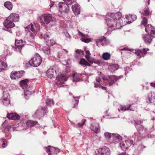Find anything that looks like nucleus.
Returning a JSON list of instances; mask_svg holds the SVG:
<instances>
[{
  "mask_svg": "<svg viewBox=\"0 0 155 155\" xmlns=\"http://www.w3.org/2000/svg\"><path fill=\"white\" fill-rule=\"evenodd\" d=\"M75 52V55L76 58H79L84 54V52L81 50H76Z\"/></svg>",
  "mask_w": 155,
  "mask_h": 155,
  "instance_id": "obj_35",
  "label": "nucleus"
},
{
  "mask_svg": "<svg viewBox=\"0 0 155 155\" xmlns=\"http://www.w3.org/2000/svg\"><path fill=\"white\" fill-rule=\"evenodd\" d=\"M8 18V19H10L13 23L18 22L19 20V15L16 13H12Z\"/></svg>",
  "mask_w": 155,
  "mask_h": 155,
  "instance_id": "obj_20",
  "label": "nucleus"
},
{
  "mask_svg": "<svg viewBox=\"0 0 155 155\" xmlns=\"http://www.w3.org/2000/svg\"><path fill=\"white\" fill-rule=\"evenodd\" d=\"M54 5V2H51V4H50V8H51L53 6V5Z\"/></svg>",
  "mask_w": 155,
  "mask_h": 155,
  "instance_id": "obj_63",
  "label": "nucleus"
},
{
  "mask_svg": "<svg viewBox=\"0 0 155 155\" xmlns=\"http://www.w3.org/2000/svg\"><path fill=\"white\" fill-rule=\"evenodd\" d=\"M110 68L112 69V71H114L116 70H117L119 68V65L117 64H113L110 66Z\"/></svg>",
  "mask_w": 155,
  "mask_h": 155,
  "instance_id": "obj_47",
  "label": "nucleus"
},
{
  "mask_svg": "<svg viewBox=\"0 0 155 155\" xmlns=\"http://www.w3.org/2000/svg\"><path fill=\"white\" fill-rule=\"evenodd\" d=\"M68 78L66 75L63 74H59L56 77L57 81L56 84L58 86H59L64 84V82L66 81Z\"/></svg>",
  "mask_w": 155,
  "mask_h": 155,
  "instance_id": "obj_12",
  "label": "nucleus"
},
{
  "mask_svg": "<svg viewBox=\"0 0 155 155\" xmlns=\"http://www.w3.org/2000/svg\"><path fill=\"white\" fill-rule=\"evenodd\" d=\"M149 50L148 48H143L138 50L137 52H135V54L140 57L143 56V54H145L147 53V51Z\"/></svg>",
  "mask_w": 155,
  "mask_h": 155,
  "instance_id": "obj_25",
  "label": "nucleus"
},
{
  "mask_svg": "<svg viewBox=\"0 0 155 155\" xmlns=\"http://www.w3.org/2000/svg\"><path fill=\"white\" fill-rule=\"evenodd\" d=\"M5 137L7 139H9L11 138V135L10 133V132L6 133Z\"/></svg>",
  "mask_w": 155,
  "mask_h": 155,
  "instance_id": "obj_53",
  "label": "nucleus"
},
{
  "mask_svg": "<svg viewBox=\"0 0 155 155\" xmlns=\"http://www.w3.org/2000/svg\"><path fill=\"white\" fill-rule=\"evenodd\" d=\"M3 24L5 28H3V29L12 33L11 30L10 28H12L15 26V24L12 21L7 18L5 20Z\"/></svg>",
  "mask_w": 155,
  "mask_h": 155,
  "instance_id": "obj_8",
  "label": "nucleus"
},
{
  "mask_svg": "<svg viewBox=\"0 0 155 155\" xmlns=\"http://www.w3.org/2000/svg\"><path fill=\"white\" fill-rule=\"evenodd\" d=\"M50 38L49 35L48 33L45 34L44 35V38L46 41L48 40Z\"/></svg>",
  "mask_w": 155,
  "mask_h": 155,
  "instance_id": "obj_52",
  "label": "nucleus"
},
{
  "mask_svg": "<svg viewBox=\"0 0 155 155\" xmlns=\"http://www.w3.org/2000/svg\"><path fill=\"white\" fill-rule=\"evenodd\" d=\"M97 152L98 155H109L110 153L109 149L105 146L101 148H99Z\"/></svg>",
  "mask_w": 155,
  "mask_h": 155,
  "instance_id": "obj_17",
  "label": "nucleus"
},
{
  "mask_svg": "<svg viewBox=\"0 0 155 155\" xmlns=\"http://www.w3.org/2000/svg\"><path fill=\"white\" fill-rule=\"evenodd\" d=\"M96 43L98 47H100L101 45L103 46H105L110 45V41L106 38L102 37L97 40Z\"/></svg>",
  "mask_w": 155,
  "mask_h": 155,
  "instance_id": "obj_11",
  "label": "nucleus"
},
{
  "mask_svg": "<svg viewBox=\"0 0 155 155\" xmlns=\"http://www.w3.org/2000/svg\"><path fill=\"white\" fill-rule=\"evenodd\" d=\"M91 128L96 133H98L100 131L99 125L97 124H95L94 126L91 125Z\"/></svg>",
  "mask_w": 155,
  "mask_h": 155,
  "instance_id": "obj_30",
  "label": "nucleus"
},
{
  "mask_svg": "<svg viewBox=\"0 0 155 155\" xmlns=\"http://www.w3.org/2000/svg\"><path fill=\"white\" fill-rule=\"evenodd\" d=\"M142 121L141 120H134V122L135 127L138 131V132L134 133V135L133 136L134 140L137 141L140 140L141 138L140 134V132L143 130L145 131L146 129H144L142 125Z\"/></svg>",
  "mask_w": 155,
  "mask_h": 155,
  "instance_id": "obj_3",
  "label": "nucleus"
},
{
  "mask_svg": "<svg viewBox=\"0 0 155 155\" xmlns=\"http://www.w3.org/2000/svg\"><path fill=\"white\" fill-rule=\"evenodd\" d=\"M7 117L9 119L14 120H18L20 118L18 114L13 113L8 114L7 115Z\"/></svg>",
  "mask_w": 155,
  "mask_h": 155,
  "instance_id": "obj_24",
  "label": "nucleus"
},
{
  "mask_svg": "<svg viewBox=\"0 0 155 155\" xmlns=\"http://www.w3.org/2000/svg\"><path fill=\"white\" fill-rule=\"evenodd\" d=\"M73 97L75 101V104H74V106L73 107V108L75 107L76 106H77L79 102V99L80 98V96H78L77 97H74V95H73Z\"/></svg>",
  "mask_w": 155,
  "mask_h": 155,
  "instance_id": "obj_45",
  "label": "nucleus"
},
{
  "mask_svg": "<svg viewBox=\"0 0 155 155\" xmlns=\"http://www.w3.org/2000/svg\"><path fill=\"white\" fill-rule=\"evenodd\" d=\"M125 18L128 21L127 22V23L128 24H130L134 21L135 20L137 19V16L135 15H126Z\"/></svg>",
  "mask_w": 155,
  "mask_h": 155,
  "instance_id": "obj_22",
  "label": "nucleus"
},
{
  "mask_svg": "<svg viewBox=\"0 0 155 155\" xmlns=\"http://www.w3.org/2000/svg\"><path fill=\"white\" fill-rule=\"evenodd\" d=\"M47 112L46 107H43L40 106L38 107L33 116L34 118L40 119L41 118L43 117Z\"/></svg>",
  "mask_w": 155,
  "mask_h": 155,
  "instance_id": "obj_6",
  "label": "nucleus"
},
{
  "mask_svg": "<svg viewBox=\"0 0 155 155\" xmlns=\"http://www.w3.org/2000/svg\"><path fill=\"white\" fill-rule=\"evenodd\" d=\"M9 95L7 92L4 91L3 92V103L4 105L6 106L8 105L10 103L9 100Z\"/></svg>",
  "mask_w": 155,
  "mask_h": 155,
  "instance_id": "obj_18",
  "label": "nucleus"
},
{
  "mask_svg": "<svg viewBox=\"0 0 155 155\" xmlns=\"http://www.w3.org/2000/svg\"><path fill=\"white\" fill-rule=\"evenodd\" d=\"M84 74H78L77 73H74L73 76V81L74 82H78L81 81L80 76Z\"/></svg>",
  "mask_w": 155,
  "mask_h": 155,
  "instance_id": "obj_28",
  "label": "nucleus"
},
{
  "mask_svg": "<svg viewBox=\"0 0 155 155\" xmlns=\"http://www.w3.org/2000/svg\"><path fill=\"white\" fill-rule=\"evenodd\" d=\"M122 77V76H117L114 75L108 76L104 75L102 78L104 80H107L108 81L109 86H111L115 83V82L118 81L120 78Z\"/></svg>",
  "mask_w": 155,
  "mask_h": 155,
  "instance_id": "obj_5",
  "label": "nucleus"
},
{
  "mask_svg": "<svg viewBox=\"0 0 155 155\" xmlns=\"http://www.w3.org/2000/svg\"><path fill=\"white\" fill-rule=\"evenodd\" d=\"M145 30L148 34L143 35V38L146 43H150L152 41V38H155V28L151 25H148L145 27Z\"/></svg>",
  "mask_w": 155,
  "mask_h": 155,
  "instance_id": "obj_2",
  "label": "nucleus"
},
{
  "mask_svg": "<svg viewBox=\"0 0 155 155\" xmlns=\"http://www.w3.org/2000/svg\"><path fill=\"white\" fill-rule=\"evenodd\" d=\"M120 51H130L131 49L128 48L127 47H124L120 49Z\"/></svg>",
  "mask_w": 155,
  "mask_h": 155,
  "instance_id": "obj_55",
  "label": "nucleus"
},
{
  "mask_svg": "<svg viewBox=\"0 0 155 155\" xmlns=\"http://www.w3.org/2000/svg\"><path fill=\"white\" fill-rule=\"evenodd\" d=\"M24 42L22 40H17L15 39V49L16 51L21 52L22 47L24 45Z\"/></svg>",
  "mask_w": 155,
  "mask_h": 155,
  "instance_id": "obj_14",
  "label": "nucleus"
},
{
  "mask_svg": "<svg viewBox=\"0 0 155 155\" xmlns=\"http://www.w3.org/2000/svg\"><path fill=\"white\" fill-rule=\"evenodd\" d=\"M104 136L106 139H109L111 138L112 136L113 140H117V142L120 141L122 140V137L119 135L115 134H112L109 132H106L104 133Z\"/></svg>",
  "mask_w": 155,
  "mask_h": 155,
  "instance_id": "obj_13",
  "label": "nucleus"
},
{
  "mask_svg": "<svg viewBox=\"0 0 155 155\" xmlns=\"http://www.w3.org/2000/svg\"><path fill=\"white\" fill-rule=\"evenodd\" d=\"M79 64L83 66H90L91 64L88 63L84 59L82 58L79 62Z\"/></svg>",
  "mask_w": 155,
  "mask_h": 155,
  "instance_id": "obj_33",
  "label": "nucleus"
},
{
  "mask_svg": "<svg viewBox=\"0 0 155 155\" xmlns=\"http://www.w3.org/2000/svg\"><path fill=\"white\" fill-rule=\"evenodd\" d=\"M128 149L133 146V141L131 140H126Z\"/></svg>",
  "mask_w": 155,
  "mask_h": 155,
  "instance_id": "obj_44",
  "label": "nucleus"
},
{
  "mask_svg": "<svg viewBox=\"0 0 155 155\" xmlns=\"http://www.w3.org/2000/svg\"><path fill=\"white\" fill-rule=\"evenodd\" d=\"M147 23V19L146 17H144L143 19L142 24L145 27L147 26L146 25Z\"/></svg>",
  "mask_w": 155,
  "mask_h": 155,
  "instance_id": "obj_50",
  "label": "nucleus"
},
{
  "mask_svg": "<svg viewBox=\"0 0 155 155\" xmlns=\"http://www.w3.org/2000/svg\"><path fill=\"white\" fill-rule=\"evenodd\" d=\"M124 70L125 72V74L126 75L128 73L129 71L131 70V69L130 67H126L124 68Z\"/></svg>",
  "mask_w": 155,
  "mask_h": 155,
  "instance_id": "obj_51",
  "label": "nucleus"
},
{
  "mask_svg": "<svg viewBox=\"0 0 155 155\" xmlns=\"http://www.w3.org/2000/svg\"><path fill=\"white\" fill-rule=\"evenodd\" d=\"M87 61L90 63H93V61H92L91 60L90 58L87 59Z\"/></svg>",
  "mask_w": 155,
  "mask_h": 155,
  "instance_id": "obj_64",
  "label": "nucleus"
},
{
  "mask_svg": "<svg viewBox=\"0 0 155 155\" xmlns=\"http://www.w3.org/2000/svg\"><path fill=\"white\" fill-rule=\"evenodd\" d=\"M85 51L86 53V54L85 55V58L87 59L90 58V55H91V54L89 51V50H86Z\"/></svg>",
  "mask_w": 155,
  "mask_h": 155,
  "instance_id": "obj_49",
  "label": "nucleus"
},
{
  "mask_svg": "<svg viewBox=\"0 0 155 155\" xmlns=\"http://www.w3.org/2000/svg\"><path fill=\"white\" fill-rule=\"evenodd\" d=\"M86 120L85 119L83 120H82L81 123H79L77 124V125H76L74 123L69 120L71 124L75 127H82L84 124Z\"/></svg>",
  "mask_w": 155,
  "mask_h": 155,
  "instance_id": "obj_34",
  "label": "nucleus"
},
{
  "mask_svg": "<svg viewBox=\"0 0 155 155\" xmlns=\"http://www.w3.org/2000/svg\"><path fill=\"white\" fill-rule=\"evenodd\" d=\"M38 122L31 120H28L26 123V125L28 127L33 126L37 124Z\"/></svg>",
  "mask_w": 155,
  "mask_h": 155,
  "instance_id": "obj_39",
  "label": "nucleus"
},
{
  "mask_svg": "<svg viewBox=\"0 0 155 155\" xmlns=\"http://www.w3.org/2000/svg\"><path fill=\"white\" fill-rule=\"evenodd\" d=\"M101 84L96 83H94V87L95 88L100 87Z\"/></svg>",
  "mask_w": 155,
  "mask_h": 155,
  "instance_id": "obj_56",
  "label": "nucleus"
},
{
  "mask_svg": "<svg viewBox=\"0 0 155 155\" xmlns=\"http://www.w3.org/2000/svg\"><path fill=\"white\" fill-rule=\"evenodd\" d=\"M51 146H48L46 148L47 152L49 155H55L58 153L59 149L57 148H51Z\"/></svg>",
  "mask_w": 155,
  "mask_h": 155,
  "instance_id": "obj_19",
  "label": "nucleus"
},
{
  "mask_svg": "<svg viewBox=\"0 0 155 155\" xmlns=\"http://www.w3.org/2000/svg\"><path fill=\"white\" fill-rule=\"evenodd\" d=\"M25 71H13L11 74L10 77L13 79L19 78L22 77Z\"/></svg>",
  "mask_w": 155,
  "mask_h": 155,
  "instance_id": "obj_15",
  "label": "nucleus"
},
{
  "mask_svg": "<svg viewBox=\"0 0 155 155\" xmlns=\"http://www.w3.org/2000/svg\"><path fill=\"white\" fill-rule=\"evenodd\" d=\"M101 78H99V77H97L96 78V81L98 82H100V81H101Z\"/></svg>",
  "mask_w": 155,
  "mask_h": 155,
  "instance_id": "obj_60",
  "label": "nucleus"
},
{
  "mask_svg": "<svg viewBox=\"0 0 155 155\" xmlns=\"http://www.w3.org/2000/svg\"><path fill=\"white\" fill-rule=\"evenodd\" d=\"M120 146L122 149L124 150L128 149L126 140L121 142L120 143Z\"/></svg>",
  "mask_w": 155,
  "mask_h": 155,
  "instance_id": "obj_40",
  "label": "nucleus"
},
{
  "mask_svg": "<svg viewBox=\"0 0 155 155\" xmlns=\"http://www.w3.org/2000/svg\"><path fill=\"white\" fill-rule=\"evenodd\" d=\"M68 1L69 2H68V4H72L73 2V0H68Z\"/></svg>",
  "mask_w": 155,
  "mask_h": 155,
  "instance_id": "obj_61",
  "label": "nucleus"
},
{
  "mask_svg": "<svg viewBox=\"0 0 155 155\" xmlns=\"http://www.w3.org/2000/svg\"><path fill=\"white\" fill-rule=\"evenodd\" d=\"M68 0H64V2H60L58 4L59 11L61 12H68L69 11L68 5L71 4H68Z\"/></svg>",
  "mask_w": 155,
  "mask_h": 155,
  "instance_id": "obj_9",
  "label": "nucleus"
},
{
  "mask_svg": "<svg viewBox=\"0 0 155 155\" xmlns=\"http://www.w3.org/2000/svg\"><path fill=\"white\" fill-rule=\"evenodd\" d=\"M100 88H101V89L102 90H105V91L106 92H107V91L106 90V89H107V88L105 87H103V86H102L101 85V86L100 87H99Z\"/></svg>",
  "mask_w": 155,
  "mask_h": 155,
  "instance_id": "obj_59",
  "label": "nucleus"
},
{
  "mask_svg": "<svg viewBox=\"0 0 155 155\" xmlns=\"http://www.w3.org/2000/svg\"><path fill=\"white\" fill-rule=\"evenodd\" d=\"M52 15L50 14H44L40 17L41 23L42 24H48L51 21Z\"/></svg>",
  "mask_w": 155,
  "mask_h": 155,
  "instance_id": "obj_10",
  "label": "nucleus"
},
{
  "mask_svg": "<svg viewBox=\"0 0 155 155\" xmlns=\"http://www.w3.org/2000/svg\"><path fill=\"white\" fill-rule=\"evenodd\" d=\"M29 29H30L31 31L33 32V33L31 32H29L30 35L29 37V38L31 39V41H32L36 33L40 29V27L37 23H35L34 25L31 24L30 25H29L25 28L26 31H27V30H28Z\"/></svg>",
  "mask_w": 155,
  "mask_h": 155,
  "instance_id": "obj_4",
  "label": "nucleus"
},
{
  "mask_svg": "<svg viewBox=\"0 0 155 155\" xmlns=\"http://www.w3.org/2000/svg\"><path fill=\"white\" fill-rule=\"evenodd\" d=\"M121 110L123 111H126L127 110H134V108L131 107V105H129L128 106H121L120 109H118V110L120 111Z\"/></svg>",
  "mask_w": 155,
  "mask_h": 155,
  "instance_id": "obj_31",
  "label": "nucleus"
},
{
  "mask_svg": "<svg viewBox=\"0 0 155 155\" xmlns=\"http://www.w3.org/2000/svg\"><path fill=\"white\" fill-rule=\"evenodd\" d=\"M3 131L5 133L10 132L11 126L7 123V121H5L2 125Z\"/></svg>",
  "mask_w": 155,
  "mask_h": 155,
  "instance_id": "obj_23",
  "label": "nucleus"
},
{
  "mask_svg": "<svg viewBox=\"0 0 155 155\" xmlns=\"http://www.w3.org/2000/svg\"><path fill=\"white\" fill-rule=\"evenodd\" d=\"M2 148H4L7 146V141L6 140L3 139L2 140Z\"/></svg>",
  "mask_w": 155,
  "mask_h": 155,
  "instance_id": "obj_48",
  "label": "nucleus"
},
{
  "mask_svg": "<svg viewBox=\"0 0 155 155\" xmlns=\"http://www.w3.org/2000/svg\"><path fill=\"white\" fill-rule=\"evenodd\" d=\"M47 76L49 78H54L56 75V71L55 67L50 68L46 72Z\"/></svg>",
  "mask_w": 155,
  "mask_h": 155,
  "instance_id": "obj_16",
  "label": "nucleus"
},
{
  "mask_svg": "<svg viewBox=\"0 0 155 155\" xmlns=\"http://www.w3.org/2000/svg\"><path fill=\"white\" fill-rule=\"evenodd\" d=\"M110 54L107 52L104 53L102 55L103 59L106 61L109 60L110 58Z\"/></svg>",
  "mask_w": 155,
  "mask_h": 155,
  "instance_id": "obj_36",
  "label": "nucleus"
},
{
  "mask_svg": "<svg viewBox=\"0 0 155 155\" xmlns=\"http://www.w3.org/2000/svg\"><path fill=\"white\" fill-rule=\"evenodd\" d=\"M106 22L110 31L121 28L125 25L124 19L122 18V14L120 12L108 13L106 15Z\"/></svg>",
  "mask_w": 155,
  "mask_h": 155,
  "instance_id": "obj_1",
  "label": "nucleus"
},
{
  "mask_svg": "<svg viewBox=\"0 0 155 155\" xmlns=\"http://www.w3.org/2000/svg\"><path fill=\"white\" fill-rule=\"evenodd\" d=\"M28 82L29 80L28 79H25L21 81L20 82V86L23 89H24L25 88H27V83Z\"/></svg>",
  "mask_w": 155,
  "mask_h": 155,
  "instance_id": "obj_29",
  "label": "nucleus"
},
{
  "mask_svg": "<svg viewBox=\"0 0 155 155\" xmlns=\"http://www.w3.org/2000/svg\"><path fill=\"white\" fill-rule=\"evenodd\" d=\"M154 135L152 134H148L147 135V137L148 138H152L154 137Z\"/></svg>",
  "mask_w": 155,
  "mask_h": 155,
  "instance_id": "obj_58",
  "label": "nucleus"
},
{
  "mask_svg": "<svg viewBox=\"0 0 155 155\" xmlns=\"http://www.w3.org/2000/svg\"><path fill=\"white\" fill-rule=\"evenodd\" d=\"M78 34L79 35L82 37V38H81V40L84 42L86 43H88L90 42V40L88 39H86L84 38L85 37V35L83 34L81 32L79 31H78Z\"/></svg>",
  "mask_w": 155,
  "mask_h": 155,
  "instance_id": "obj_32",
  "label": "nucleus"
},
{
  "mask_svg": "<svg viewBox=\"0 0 155 155\" xmlns=\"http://www.w3.org/2000/svg\"><path fill=\"white\" fill-rule=\"evenodd\" d=\"M148 100L147 101L150 103H153L155 104V92H151L149 93L147 96Z\"/></svg>",
  "mask_w": 155,
  "mask_h": 155,
  "instance_id": "obj_21",
  "label": "nucleus"
},
{
  "mask_svg": "<svg viewBox=\"0 0 155 155\" xmlns=\"http://www.w3.org/2000/svg\"><path fill=\"white\" fill-rule=\"evenodd\" d=\"M64 34L66 38H68L69 39L71 38V36L68 32H65Z\"/></svg>",
  "mask_w": 155,
  "mask_h": 155,
  "instance_id": "obj_57",
  "label": "nucleus"
},
{
  "mask_svg": "<svg viewBox=\"0 0 155 155\" xmlns=\"http://www.w3.org/2000/svg\"><path fill=\"white\" fill-rule=\"evenodd\" d=\"M8 49H6L4 51V56H7L8 54L9 53V52L8 51Z\"/></svg>",
  "mask_w": 155,
  "mask_h": 155,
  "instance_id": "obj_54",
  "label": "nucleus"
},
{
  "mask_svg": "<svg viewBox=\"0 0 155 155\" xmlns=\"http://www.w3.org/2000/svg\"><path fill=\"white\" fill-rule=\"evenodd\" d=\"M72 11L75 15H78L80 14V7L77 5H74L72 7Z\"/></svg>",
  "mask_w": 155,
  "mask_h": 155,
  "instance_id": "obj_27",
  "label": "nucleus"
},
{
  "mask_svg": "<svg viewBox=\"0 0 155 155\" xmlns=\"http://www.w3.org/2000/svg\"><path fill=\"white\" fill-rule=\"evenodd\" d=\"M42 50L45 54L48 55L50 53V48L49 47H44L42 48Z\"/></svg>",
  "mask_w": 155,
  "mask_h": 155,
  "instance_id": "obj_37",
  "label": "nucleus"
},
{
  "mask_svg": "<svg viewBox=\"0 0 155 155\" xmlns=\"http://www.w3.org/2000/svg\"><path fill=\"white\" fill-rule=\"evenodd\" d=\"M150 84L152 87L155 88V83H150Z\"/></svg>",
  "mask_w": 155,
  "mask_h": 155,
  "instance_id": "obj_62",
  "label": "nucleus"
},
{
  "mask_svg": "<svg viewBox=\"0 0 155 155\" xmlns=\"http://www.w3.org/2000/svg\"><path fill=\"white\" fill-rule=\"evenodd\" d=\"M26 89L24 90V97L25 99H28L32 93V91L30 90H31L30 87H29L28 88H26Z\"/></svg>",
  "mask_w": 155,
  "mask_h": 155,
  "instance_id": "obj_26",
  "label": "nucleus"
},
{
  "mask_svg": "<svg viewBox=\"0 0 155 155\" xmlns=\"http://www.w3.org/2000/svg\"><path fill=\"white\" fill-rule=\"evenodd\" d=\"M41 62V57L38 54H37L34 58H32L29 61V64L31 66L37 67L40 64Z\"/></svg>",
  "mask_w": 155,
  "mask_h": 155,
  "instance_id": "obj_7",
  "label": "nucleus"
},
{
  "mask_svg": "<svg viewBox=\"0 0 155 155\" xmlns=\"http://www.w3.org/2000/svg\"><path fill=\"white\" fill-rule=\"evenodd\" d=\"M46 44L49 46L53 45L55 43V41L53 39L48 40L46 41Z\"/></svg>",
  "mask_w": 155,
  "mask_h": 155,
  "instance_id": "obj_41",
  "label": "nucleus"
},
{
  "mask_svg": "<svg viewBox=\"0 0 155 155\" xmlns=\"http://www.w3.org/2000/svg\"><path fill=\"white\" fill-rule=\"evenodd\" d=\"M46 102V104L49 106H51L54 104V101L53 100L50 99H47Z\"/></svg>",
  "mask_w": 155,
  "mask_h": 155,
  "instance_id": "obj_43",
  "label": "nucleus"
},
{
  "mask_svg": "<svg viewBox=\"0 0 155 155\" xmlns=\"http://www.w3.org/2000/svg\"><path fill=\"white\" fill-rule=\"evenodd\" d=\"M150 11L149 8L148 7H147L145 8L143 12L141 14L144 16H148L150 14Z\"/></svg>",
  "mask_w": 155,
  "mask_h": 155,
  "instance_id": "obj_42",
  "label": "nucleus"
},
{
  "mask_svg": "<svg viewBox=\"0 0 155 155\" xmlns=\"http://www.w3.org/2000/svg\"><path fill=\"white\" fill-rule=\"evenodd\" d=\"M4 6L9 10H11L12 8V5L10 2H7L4 4Z\"/></svg>",
  "mask_w": 155,
  "mask_h": 155,
  "instance_id": "obj_38",
  "label": "nucleus"
},
{
  "mask_svg": "<svg viewBox=\"0 0 155 155\" xmlns=\"http://www.w3.org/2000/svg\"><path fill=\"white\" fill-rule=\"evenodd\" d=\"M145 146H143L142 145H139L135 151V152H137V153H139L143 149L145 148Z\"/></svg>",
  "mask_w": 155,
  "mask_h": 155,
  "instance_id": "obj_46",
  "label": "nucleus"
}]
</instances>
